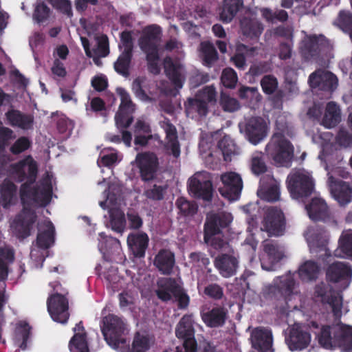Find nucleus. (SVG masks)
<instances>
[{
	"label": "nucleus",
	"instance_id": "nucleus-1",
	"mask_svg": "<svg viewBox=\"0 0 352 352\" xmlns=\"http://www.w3.org/2000/svg\"><path fill=\"white\" fill-rule=\"evenodd\" d=\"M7 174L17 182L27 179L19 188V196L23 205L36 204L46 206L51 201L52 185L50 181L45 180L40 185L32 186L37 177L38 165L31 155L9 164Z\"/></svg>",
	"mask_w": 352,
	"mask_h": 352
},
{
	"label": "nucleus",
	"instance_id": "nucleus-2",
	"mask_svg": "<svg viewBox=\"0 0 352 352\" xmlns=\"http://www.w3.org/2000/svg\"><path fill=\"white\" fill-rule=\"evenodd\" d=\"M265 153L276 166L290 167L294 157V148L283 134L276 133L266 145Z\"/></svg>",
	"mask_w": 352,
	"mask_h": 352
},
{
	"label": "nucleus",
	"instance_id": "nucleus-3",
	"mask_svg": "<svg viewBox=\"0 0 352 352\" xmlns=\"http://www.w3.org/2000/svg\"><path fill=\"white\" fill-rule=\"evenodd\" d=\"M120 43L118 49L120 52L117 60L113 63V69L117 74L128 78L133 58L134 43L133 32L124 30L120 34Z\"/></svg>",
	"mask_w": 352,
	"mask_h": 352
},
{
	"label": "nucleus",
	"instance_id": "nucleus-4",
	"mask_svg": "<svg viewBox=\"0 0 352 352\" xmlns=\"http://www.w3.org/2000/svg\"><path fill=\"white\" fill-rule=\"evenodd\" d=\"M126 330V324L121 318L113 314L104 318L102 333L107 344L113 348L118 349L126 344L123 337Z\"/></svg>",
	"mask_w": 352,
	"mask_h": 352
},
{
	"label": "nucleus",
	"instance_id": "nucleus-5",
	"mask_svg": "<svg viewBox=\"0 0 352 352\" xmlns=\"http://www.w3.org/2000/svg\"><path fill=\"white\" fill-rule=\"evenodd\" d=\"M287 188L291 197L295 199L307 198L314 191L313 178L302 172L296 171L287 177Z\"/></svg>",
	"mask_w": 352,
	"mask_h": 352
},
{
	"label": "nucleus",
	"instance_id": "nucleus-6",
	"mask_svg": "<svg viewBox=\"0 0 352 352\" xmlns=\"http://www.w3.org/2000/svg\"><path fill=\"white\" fill-rule=\"evenodd\" d=\"M188 190L194 198L210 201L214 190L210 174L206 171L195 173L188 181Z\"/></svg>",
	"mask_w": 352,
	"mask_h": 352
},
{
	"label": "nucleus",
	"instance_id": "nucleus-7",
	"mask_svg": "<svg viewBox=\"0 0 352 352\" xmlns=\"http://www.w3.org/2000/svg\"><path fill=\"white\" fill-rule=\"evenodd\" d=\"M176 336L183 340V346H177L176 352H196L197 342L195 338L193 320L191 315H184L177 325Z\"/></svg>",
	"mask_w": 352,
	"mask_h": 352
},
{
	"label": "nucleus",
	"instance_id": "nucleus-8",
	"mask_svg": "<svg viewBox=\"0 0 352 352\" xmlns=\"http://www.w3.org/2000/svg\"><path fill=\"white\" fill-rule=\"evenodd\" d=\"M233 221V216L227 212L208 214L204 225V241L207 242L211 236L219 235L228 228Z\"/></svg>",
	"mask_w": 352,
	"mask_h": 352
},
{
	"label": "nucleus",
	"instance_id": "nucleus-9",
	"mask_svg": "<svg viewBox=\"0 0 352 352\" xmlns=\"http://www.w3.org/2000/svg\"><path fill=\"white\" fill-rule=\"evenodd\" d=\"M135 163L142 181L148 182L156 178L160 163L155 153L146 151L138 153Z\"/></svg>",
	"mask_w": 352,
	"mask_h": 352
},
{
	"label": "nucleus",
	"instance_id": "nucleus-10",
	"mask_svg": "<svg viewBox=\"0 0 352 352\" xmlns=\"http://www.w3.org/2000/svg\"><path fill=\"white\" fill-rule=\"evenodd\" d=\"M329 45V40L322 34L306 35L300 43V52L306 60L316 59Z\"/></svg>",
	"mask_w": 352,
	"mask_h": 352
},
{
	"label": "nucleus",
	"instance_id": "nucleus-11",
	"mask_svg": "<svg viewBox=\"0 0 352 352\" xmlns=\"http://www.w3.org/2000/svg\"><path fill=\"white\" fill-rule=\"evenodd\" d=\"M47 310L55 322L65 324L69 318L68 299L63 294L55 293L51 295L47 301Z\"/></svg>",
	"mask_w": 352,
	"mask_h": 352
},
{
	"label": "nucleus",
	"instance_id": "nucleus-12",
	"mask_svg": "<svg viewBox=\"0 0 352 352\" xmlns=\"http://www.w3.org/2000/svg\"><path fill=\"white\" fill-rule=\"evenodd\" d=\"M223 186L219 188V193L229 200L239 199L243 188L241 176L234 172L224 173L221 177Z\"/></svg>",
	"mask_w": 352,
	"mask_h": 352
},
{
	"label": "nucleus",
	"instance_id": "nucleus-13",
	"mask_svg": "<svg viewBox=\"0 0 352 352\" xmlns=\"http://www.w3.org/2000/svg\"><path fill=\"white\" fill-rule=\"evenodd\" d=\"M295 280L292 276H282L279 282L269 288V296L280 302H287L294 294Z\"/></svg>",
	"mask_w": 352,
	"mask_h": 352
},
{
	"label": "nucleus",
	"instance_id": "nucleus-14",
	"mask_svg": "<svg viewBox=\"0 0 352 352\" xmlns=\"http://www.w3.org/2000/svg\"><path fill=\"white\" fill-rule=\"evenodd\" d=\"M36 220L35 212L30 208L24 207L21 212L16 215L14 220L16 236L21 239L29 236Z\"/></svg>",
	"mask_w": 352,
	"mask_h": 352
},
{
	"label": "nucleus",
	"instance_id": "nucleus-15",
	"mask_svg": "<svg viewBox=\"0 0 352 352\" xmlns=\"http://www.w3.org/2000/svg\"><path fill=\"white\" fill-rule=\"evenodd\" d=\"M309 82L311 87L332 92L338 86V78L333 73L318 70L310 74Z\"/></svg>",
	"mask_w": 352,
	"mask_h": 352
},
{
	"label": "nucleus",
	"instance_id": "nucleus-16",
	"mask_svg": "<svg viewBox=\"0 0 352 352\" xmlns=\"http://www.w3.org/2000/svg\"><path fill=\"white\" fill-rule=\"evenodd\" d=\"M162 30L159 25H151L146 27L139 38V45L144 52L159 51Z\"/></svg>",
	"mask_w": 352,
	"mask_h": 352
},
{
	"label": "nucleus",
	"instance_id": "nucleus-17",
	"mask_svg": "<svg viewBox=\"0 0 352 352\" xmlns=\"http://www.w3.org/2000/svg\"><path fill=\"white\" fill-rule=\"evenodd\" d=\"M265 228L271 234L280 235L285 226V217L281 210L276 207L268 208L264 218Z\"/></svg>",
	"mask_w": 352,
	"mask_h": 352
},
{
	"label": "nucleus",
	"instance_id": "nucleus-18",
	"mask_svg": "<svg viewBox=\"0 0 352 352\" xmlns=\"http://www.w3.org/2000/svg\"><path fill=\"white\" fill-rule=\"evenodd\" d=\"M214 265L221 276L230 278L236 274L239 260L232 254L222 253L215 258Z\"/></svg>",
	"mask_w": 352,
	"mask_h": 352
},
{
	"label": "nucleus",
	"instance_id": "nucleus-19",
	"mask_svg": "<svg viewBox=\"0 0 352 352\" xmlns=\"http://www.w3.org/2000/svg\"><path fill=\"white\" fill-rule=\"evenodd\" d=\"M252 346L258 352H273V337L270 329L258 327L251 333Z\"/></svg>",
	"mask_w": 352,
	"mask_h": 352
},
{
	"label": "nucleus",
	"instance_id": "nucleus-20",
	"mask_svg": "<svg viewBox=\"0 0 352 352\" xmlns=\"http://www.w3.org/2000/svg\"><path fill=\"white\" fill-rule=\"evenodd\" d=\"M162 127L166 133V143L164 145L166 153L167 155H172L177 159L180 156L181 153L177 129L169 120L164 122Z\"/></svg>",
	"mask_w": 352,
	"mask_h": 352
},
{
	"label": "nucleus",
	"instance_id": "nucleus-21",
	"mask_svg": "<svg viewBox=\"0 0 352 352\" xmlns=\"http://www.w3.org/2000/svg\"><path fill=\"white\" fill-rule=\"evenodd\" d=\"M329 183L331 193L340 205L344 206L351 202L352 188L347 182L330 176Z\"/></svg>",
	"mask_w": 352,
	"mask_h": 352
},
{
	"label": "nucleus",
	"instance_id": "nucleus-22",
	"mask_svg": "<svg viewBox=\"0 0 352 352\" xmlns=\"http://www.w3.org/2000/svg\"><path fill=\"white\" fill-rule=\"evenodd\" d=\"M201 316L205 324L210 328L222 327L227 319L228 310L222 306L214 307L212 309L201 311Z\"/></svg>",
	"mask_w": 352,
	"mask_h": 352
},
{
	"label": "nucleus",
	"instance_id": "nucleus-23",
	"mask_svg": "<svg viewBox=\"0 0 352 352\" xmlns=\"http://www.w3.org/2000/svg\"><path fill=\"white\" fill-rule=\"evenodd\" d=\"M266 124L260 117L250 118L245 126V135L252 144H258L266 136Z\"/></svg>",
	"mask_w": 352,
	"mask_h": 352
},
{
	"label": "nucleus",
	"instance_id": "nucleus-24",
	"mask_svg": "<svg viewBox=\"0 0 352 352\" xmlns=\"http://www.w3.org/2000/svg\"><path fill=\"white\" fill-rule=\"evenodd\" d=\"M149 237L146 232L130 233L127 237V245L135 258H144L148 248Z\"/></svg>",
	"mask_w": 352,
	"mask_h": 352
},
{
	"label": "nucleus",
	"instance_id": "nucleus-25",
	"mask_svg": "<svg viewBox=\"0 0 352 352\" xmlns=\"http://www.w3.org/2000/svg\"><path fill=\"white\" fill-rule=\"evenodd\" d=\"M335 347L345 352L352 351V327L344 324L334 325Z\"/></svg>",
	"mask_w": 352,
	"mask_h": 352
},
{
	"label": "nucleus",
	"instance_id": "nucleus-26",
	"mask_svg": "<svg viewBox=\"0 0 352 352\" xmlns=\"http://www.w3.org/2000/svg\"><path fill=\"white\" fill-rule=\"evenodd\" d=\"M5 116L7 124L13 127H18L23 130H29L32 128L34 117L31 114L24 113L18 109H9Z\"/></svg>",
	"mask_w": 352,
	"mask_h": 352
},
{
	"label": "nucleus",
	"instance_id": "nucleus-27",
	"mask_svg": "<svg viewBox=\"0 0 352 352\" xmlns=\"http://www.w3.org/2000/svg\"><path fill=\"white\" fill-rule=\"evenodd\" d=\"M175 264V254L167 249L160 250L155 256L153 265L163 275H170Z\"/></svg>",
	"mask_w": 352,
	"mask_h": 352
},
{
	"label": "nucleus",
	"instance_id": "nucleus-28",
	"mask_svg": "<svg viewBox=\"0 0 352 352\" xmlns=\"http://www.w3.org/2000/svg\"><path fill=\"white\" fill-rule=\"evenodd\" d=\"M310 342V334L300 327L292 329L289 337L286 338L288 347L292 351L307 348Z\"/></svg>",
	"mask_w": 352,
	"mask_h": 352
},
{
	"label": "nucleus",
	"instance_id": "nucleus-29",
	"mask_svg": "<svg viewBox=\"0 0 352 352\" xmlns=\"http://www.w3.org/2000/svg\"><path fill=\"white\" fill-rule=\"evenodd\" d=\"M74 335L69 342L71 352H89L87 340V332L82 321L78 322L73 329Z\"/></svg>",
	"mask_w": 352,
	"mask_h": 352
},
{
	"label": "nucleus",
	"instance_id": "nucleus-30",
	"mask_svg": "<svg viewBox=\"0 0 352 352\" xmlns=\"http://www.w3.org/2000/svg\"><path fill=\"white\" fill-rule=\"evenodd\" d=\"M326 276L328 281L334 283L348 280L352 276V269L347 264L335 262L328 267Z\"/></svg>",
	"mask_w": 352,
	"mask_h": 352
},
{
	"label": "nucleus",
	"instance_id": "nucleus-31",
	"mask_svg": "<svg viewBox=\"0 0 352 352\" xmlns=\"http://www.w3.org/2000/svg\"><path fill=\"white\" fill-rule=\"evenodd\" d=\"M240 28L243 35L250 39H258L264 30L260 21L248 16H244L240 20Z\"/></svg>",
	"mask_w": 352,
	"mask_h": 352
},
{
	"label": "nucleus",
	"instance_id": "nucleus-32",
	"mask_svg": "<svg viewBox=\"0 0 352 352\" xmlns=\"http://www.w3.org/2000/svg\"><path fill=\"white\" fill-rule=\"evenodd\" d=\"M309 218L315 221H325L329 217V208L325 201L320 198H314L309 204L306 205Z\"/></svg>",
	"mask_w": 352,
	"mask_h": 352
},
{
	"label": "nucleus",
	"instance_id": "nucleus-33",
	"mask_svg": "<svg viewBox=\"0 0 352 352\" xmlns=\"http://www.w3.org/2000/svg\"><path fill=\"white\" fill-rule=\"evenodd\" d=\"M184 109L186 116L192 119L197 116L204 117L208 113L207 102L197 96L195 98H188L185 101Z\"/></svg>",
	"mask_w": 352,
	"mask_h": 352
},
{
	"label": "nucleus",
	"instance_id": "nucleus-34",
	"mask_svg": "<svg viewBox=\"0 0 352 352\" xmlns=\"http://www.w3.org/2000/svg\"><path fill=\"white\" fill-rule=\"evenodd\" d=\"M18 188L12 181L6 179L0 184V195L3 208H8L15 204L17 199Z\"/></svg>",
	"mask_w": 352,
	"mask_h": 352
},
{
	"label": "nucleus",
	"instance_id": "nucleus-35",
	"mask_svg": "<svg viewBox=\"0 0 352 352\" xmlns=\"http://www.w3.org/2000/svg\"><path fill=\"white\" fill-rule=\"evenodd\" d=\"M180 65L173 63L170 58L164 60V72L174 87L181 89L183 87L184 78L180 71Z\"/></svg>",
	"mask_w": 352,
	"mask_h": 352
},
{
	"label": "nucleus",
	"instance_id": "nucleus-36",
	"mask_svg": "<svg viewBox=\"0 0 352 352\" xmlns=\"http://www.w3.org/2000/svg\"><path fill=\"white\" fill-rule=\"evenodd\" d=\"M243 6V0H224L220 19L224 23H230Z\"/></svg>",
	"mask_w": 352,
	"mask_h": 352
},
{
	"label": "nucleus",
	"instance_id": "nucleus-37",
	"mask_svg": "<svg viewBox=\"0 0 352 352\" xmlns=\"http://www.w3.org/2000/svg\"><path fill=\"white\" fill-rule=\"evenodd\" d=\"M340 119L339 106L335 102H328L322 118V124L327 128H331L336 126L340 122Z\"/></svg>",
	"mask_w": 352,
	"mask_h": 352
},
{
	"label": "nucleus",
	"instance_id": "nucleus-38",
	"mask_svg": "<svg viewBox=\"0 0 352 352\" xmlns=\"http://www.w3.org/2000/svg\"><path fill=\"white\" fill-rule=\"evenodd\" d=\"M46 229L39 232L36 237V245L38 248L46 250L54 243L55 228L51 221L45 224Z\"/></svg>",
	"mask_w": 352,
	"mask_h": 352
},
{
	"label": "nucleus",
	"instance_id": "nucleus-39",
	"mask_svg": "<svg viewBox=\"0 0 352 352\" xmlns=\"http://www.w3.org/2000/svg\"><path fill=\"white\" fill-rule=\"evenodd\" d=\"M320 271L318 263L313 261H307L298 269V274L303 281L316 280Z\"/></svg>",
	"mask_w": 352,
	"mask_h": 352
},
{
	"label": "nucleus",
	"instance_id": "nucleus-40",
	"mask_svg": "<svg viewBox=\"0 0 352 352\" xmlns=\"http://www.w3.org/2000/svg\"><path fill=\"white\" fill-rule=\"evenodd\" d=\"M200 46L203 63L206 66L210 67L219 58L217 51L210 41L201 42Z\"/></svg>",
	"mask_w": 352,
	"mask_h": 352
},
{
	"label": "nucleus",
	"instance_id": "nucleus-41",
	"mask_svg": "<svg viewBox=\"0 0 352 352\" xmlns=\"http://www.w3.org/2000/svg\"><path fill=\"white\" fill-rule=\"evenodd\" d=\"M334 325L322 327L318 339L319 344L324 349H330L335 347Z\"/></svg>",
	"mask_w": 352,
	"mask_h": 352
},
{
	"label": "nucleus",
	"instance_id": "nucleus-42",
	"mask_svg": "<svg viewBox=\"0 0 352 352\" xmlns=\"http://www.w3.org/2000/svg\"><path fill=\"white\" fill-rule=\"evenodd\" d=\"M315 294L317 297H320L324 303L330 305L334 312L340 310L341 302L338 298L332 294H329L327 288L321 285H317L315 289Z\"/></svg>",
	"mask_w": 352,
	"mask_h": 352
},
{
	"label": "nucleus",
	"instance_id": "nucleus-43",
	"mask_svg": "<svg viewBox=\"0 0 352 352\" xmlns=\"http://www.w3.org/2000/svg\"><path fill=\"white\" fill-rule=\"evenodd\" d=\"M333 25L342 32L351 34L352 32V12L349 10H340L333 21Z\"/></svg>",
	"mask_w": 352,
	"mask_h": 352
},
{
	"label": "nucleus",
	"instance_id": "nucleus-44",
	"mask_svg": "<svg viewBox=\"0 0 352 352\" xmlns=\"http://www.w3.org/2000/svg\"><path fill=\"white\" fill-rule=\"evenodd\" d=\"M218 147L221 151L225 161H230L232 155L237 154V147L229 135H224L218 142Z\"/></svg>",
	"mask_w": 352,
	"mask_h": 352
},
{
	"label": "nucleus",
	"instance_id": "nucleus-45",
	"mask_svg": "<svg viewBox=\"0 0 352 352\" xmlns=\"http://www.w3.org/2000/svg\"><path fill=\"white\" fill-rule=\"evenodd\" d=\"M263 250L274 262L280 261L284 256L283 248L274 241H267L263 244Z\"/></svg>",
	"mask_w": 352,
	"mask_h": 352
},
{
	"label": "nucleus",
	"instance_id": "nucleus-46",
	"mask_svg": "<svg viewBox=\"0 0 352 352\" xmlns=\"http://www.w3.org/2000/svg\"><path fill=\"white\" fill-rule=\"evenodd\" d=\"M262 17L268 23H275L276 21L285 22L288 19V14L284 10H278L273 12L268 8H262L260 9Z\"/></svg>",
	"mask_w": 352,
	"mask_h": 352
},
{
	"label": "nucleus",
	"instance_id": "nucleus-47",
	"mask_svg": "<svg viewBox=\"0 0 352 352\" xmlns=\"http://www.w3.org/2000/svg\"><path fill=\"white\" fill-rule=\"evenodd\" d=\"M31 327L26 322H20L15 330V338L17 342H20L19 347L25 350L27 348V342L30 335Z\"/></svg>",
	"mask_w": 352,
	"mask_h": 352
},
{
	"label": "nucleus",
	"instance_id": "nucleus-48",
	"mask_svg": "<svg viewBox=\"0 0 352 352\" xmlns=\"http://www.w3.org/2000/svg\"><path fill=\"white\" fill-rule=\"evenodd\" d=\"M151 341L147 335L137 332L133 338L129 352H146L150 349Z\"/></svg>",
	"mask_w": 352,
	"mask_h": 352
},
{
	"label": "nucleus",
	"instance_id": "nucleus-49",
	"mask_svg": "<svg viewBox=\"0 0 352 352\" xmlns=\"http://www.w3.org/2000/svg\"><path fill=\"white\" fill-rule=\"evenodd\" d=\"M176 205L179 213L184 217H192L197 213L198 206L195 201H190L184 197H179Z\"/></svg>",
	"mask_w": 352,
	"mask_h": 352
},
{
	"label": "nucleus",
	"instance_id": "nucleus-50",
	"mask_svg": "<svg viewBox=\"0 0 352 352\" xmlns=\"http://www.w3.org/2000/svg\"><path fill=\"white\" fill-rule=\"evenodd\" d=\"M134 112L130 111L118 110L115 116V122L117 128L120 131H126L133 122Z\"/></svg>",
	"mask_w": 352,
	"mask_h": 352
},
{
	"label": "nucleus",
	"instance_id": "nucleus-51",
	"mask_svg": "<svg viewBox=\"0 0 352 352\" xmlns=\"http://www.w3.org/2000/svg\"><path fill=\"white\" fill-rule=\"evenodd\" d=\"M267 170L262 153H254L251 158V170L256 175L265 173Z\"/></svg>",
	"mask_w": 352,
	"mask_h": 352
},
{
	"label": "nucleus",
	"instance_id": "nucleus-52",
	"mask_svg": "<svg viewBox=\"0 0 352 352\" xmlns=\"http://www.w3.org/2000/svg\"><path fill=\"white\" fill-rule=\"evenodd\" d=\"M219 104L222 109L227 112H234L240 108L238 100L223 91L221 93Z\"/></svg>",
	"mask_w": 352,
	"mask_h": 352
},
{
	"label": "nucleus",
	"instance_id": "nucleus-53",
	"mask_svg": "<svg viewBox=\"0 0 352 352\" xmlns=\"http://www.w3.org/2000/svg\"><path fill=\"white\" fill-rule=\"evenodd\" d=\"M260 83L263 93L267 95L273 94L278 86L277 78L272 74L263 76Z\"/></svg>",
	"mask_w": 352,
	"mask_h": 352
},
{
	"label": "nucleus",
	"instance_id": "nucleus-54",
	"mask_svg": "<svg viewBox=\"0 0 352 352\" xmlns=\"http://www.w3.org/2000/svg\"><path fill=\"white\" fill-rule=\"evenodd\" d=\"M237 53H236L232 57V60L235 65L236 67H237L239 69H244L245 65H246V59L245 56L241 53L242 52H247L248 51L250 50L251 52L254 51V47L249 48L248 46L244 45V44H239L237 45Z\"/></svg>",
	"mask_w": 352,
	"mask_h": 352
},
{
	"label": "nucleus",
	"instance_id": "nucleus-55",
	"mask_svg": "<svg viewBox=\"0 0 352 352\" xmlns=\"http://www.w3.org/2000/svg\"><path fill=\"white\" fill-rule=\"evenodd\" d=\"M144 53L146 54V60L147 61L148 72L154 75L159 74L160 73L159 51Z\"/></svg>",
	"mask_w": 352,
	"mask_h": 352
},
{
	"label": "nucleus",
	"instance_id": "nucleus-56",
	"mask_svg": "<svg viewBox=\"0 0 352 352\" xmlns=\"http://www.w3.org/2000/svg\"><path fill=\"white\" fill-rule=\"evenodd\" d=\"M196 96L199 99L206 101L208 104L214 105L217 101V93L214 85L204 87Z\"/></svg>",
	"mask_w": 352,
	"mask_h": 352
},
{
	"label": "nucleus",
	"instance_id": "nucleus-57",
	"mask_svg": "<svg viewBox=\"0 0 352 352\" xmlns=\"http://www.w3.org/2000/svg\"><path fill=\"white\" fill-rule=\"evenodd\" d=\"M122 135L108 133L105 135V140L115 144H120L122 142L129 147L131 144L132 134L129 131H120Z\"/></svg>",
	"mask_w": 352,
	"mask_h": 352
},
{
	"label": "nucleus",
	"instance_id": "nucleus-58",
	"mask_svg": "<svg viewBox=\"0 0 352 352\" xmlns=\"http://www.w3.org/2000/svg\"><path fill=\"white\" fill-rule=\"evenodd\" d=\"M221 81L224 87L230 89L234 88L238 81L236 72L230 67L224 69L221 74Z\"/></svg>",
	"mask_w": 352,
	"mask_h": 352
},
{
	"label": "nucleus",
	"instance_id": "nucleus-59",
	"mask_svg": "<svg viewBox=\"0 0 352 352\" xmlns=\"http://www.w3.org/2000/svg\"><path fill=\"white\" fill-rule=\"evenodd\" d=\"M31 145L32 142L28 137L21 136L10 146V151L13 155H19L29 149Z\"/></svg>",
	"mask_w": 352,
	"mask_h": 352
},
{
	"label": "nucleus",
	"instance_id": "nucleus-60",
	"mask_svg": "<svg viewBox=\"0 0 352 352\" xmlns=\"http://www.w3.org/2000/svg\"><path fill=\"white\" fill-rule=\"evenodd\" d=\"M341 250L349 256H352V230L343 232L339 239Z\"/></svg>",
	"mask_w": 352,
	"mask_h": 352
},
{
	"label": "nucleus",
	"instance_id": "nucleus-61",
	"mask_svg": "<svg viewBox=\"0 0 352 352\" xmlns=\"http://www.w3.org/2000/svg\"><path fill=\"white\" fill-rule=\"evenodd\" d=\"M280 187L277 184L270 185L265 190L260 192V197L262 199L274 202L280 198Z\"/></svg>",
	"mask_w": 352,
	"mask_h": 352
},
{
	"label": "nucleus",
	"instance_id": "nucleus-62",
	"mask_svg": "<svg viewBox=\"0 0 352 352\" xmlns=\"http://www.w3.org/2000/svg\"><path fill=\"white\" fill-rule=\"evenodd\" d=\"M144 81V78L143 77H138L134 79L131 85L132 91L135 96L141 100L151 101V97H149L143 89L142 84Z\"/></svg>",
	"mask_w": 352,
	"mask_h": 352
},
{
	"label": "nucleus",
	"instance_id": "nucleus-63",
	"mask_svg": "<svg viewBox=\"0 0 352 352\" xmlns=\"http://www.w3.org/2000/svg\"><path fill=\"white\" fill-rule=\"evenodd\" d=\"M204 294L208 298L219 300L223 297V289L217 283H210L206 285L204 289Z\"/></svg>",
	"mask_w": 352,
	"mask_h": 352
},
{
	"label": "nucleus",
	"instance_id": "nucleus-64",
	"mask_svg": "<svg viewBox=\"0 0 352 352\" xmlns=\"http://www.w3.org/2000/svg\"><path fill=\"white\" fill-rule=\"evenodd\" d=\"M158 286L171 293L173 296L178 295L182 289L173 278H165L160 280L158 283Z\"/></svg>",
	"mask_w": 352,
	"mask_h": 352
}]
</instances>
